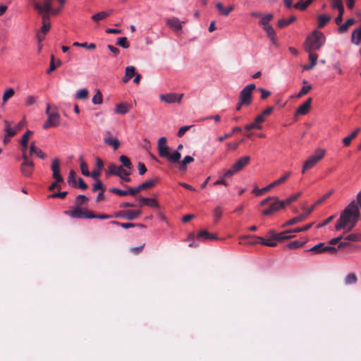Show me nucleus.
I'll use <instances>...</instances> for the list:
<instances>
[{
	"label": "nucleus",
	"mask_w": 361,
	"mask_h": 361,
	"mask_svg": "<svg viewBox=\"0 0 361 361\" xmlns=\"http://www.w3.org/2000/svg\"><path fill=\"white\" fill-rule=\"evenodd\" d=\"M119 160L125 167H126L128 169H131L132 163L128 157L125 155H121L119 157Z\"/></svg>",
	"instance_id": "3c124183"
},
{
	"label": "nucleus",
	"mask_w": 361,
	"mask_h": 361,
	"mask_svg": "<svg viewBox=\"0 0 361 361\" xmlns=\"http://www.w3.org/2000/svg\"><path fill=\"white\" fill-rule=\"evenodd\" d=\"M314 0H300L297 2L293 7L300 11H305L312 2Z\"/></svg>",
	"instance_id": "473e14b6"
},
{
	"label": "nucleus",
	"mask_w": 361,
	"mask_h": 361,
	"mask_svg": "<svg viewBox=\"0 0 361 361\" xmlns=\"http://www.w3.org/2000/svg\"><path fill=\"white\" fill-rule=\"evenodd\" d=\"M138 201L140 207L149 206L154 208L159 207L157 201L154 198L140 197Z\"/></svg>",
	"instance_id": "f3484780"
},
{
	"label": "nucleus",
	"mask_w": 361,
	"mask_h": 361,
	"mask_svg": "<svg viewBox=\"0 0 361 361\" xmlns=\"http://www.w3.org/2000/svg\"><path fill=\"white\" fill-rule=\"evenodd\" d=\"M326 150L322 148H317L314 153L310 156L304 162L302 167V173H305L306 171L312 169L319 161L325 156Z\"/></svg>",
	"instance_id": "39448f33"
},
{
	"label": "nucleus",
	"mask_w": 361,
	"mask_h": 361,
	"mask_svg": "<svg viewBox=\"0 0 361 361\" xmlns=\"http://www.w3.org/2000/svg\"><path fill=\"white\" fill-rule=\"evenodd\" d=\"M141 214L140 210H126L125 219L128 220H134L137 219Z\"/></svg>",
	"instance_id": "4c0bfd02"
},
{
	"label": "nucleus",
	"mask_w": 361,
	"mask_h": 361,
	"mask_svg": "<svg viewBox=\"0 0 361 361\" xmlns=\"http://www.w3.org/2000/svg\"><path fill=\"white\" fill-rule=\"evenodd\" d=\"M45 113L47 116V118L43 124V129L46 130L59 126L61 121V116L56 106H51L50 104H47Z\"/></svg>",
	"instance_id": "20e7f679"
},
{
	"label": "nucleus",
	"mask_w": 361,
	"mask_h": 361,
	"mask_svg": "<svg viewBox=\"0 0 361 361\" xmlns=\"http://www.w3.org/2000/svg\"><path fill=\"white\" fill-rule=\"evenodd\" d=\"M166 142L167 140L165 137H161L159 139L157 143L159 155L161 157L166 158L168 161L172 164L178 163L181 158L180 153L178 151H173L169 153V147Z\"/></svg>",
	"instance_id": "7ed1b4c3"
},
{
	"label": "nucleus",
	"mask_w": 361,
	"mask_h": 361,
	"mask_svg": "<svg viewBox=\"0 0 361 361\" xmlns=\"http://www.w3.org/2000/svg\"><path fill=\"white\" fill-rule=\"evenodd\" d=\"M355 20L354 18H349L348 20H347L345 21V23L344 24L341 25L338 28V32L340 33L345 32L348 30V27L353 25L355 23Z\"/></svg>",
	"instance_id": "ea45409f"
},
{
	"label": "nucleus",
	"mask_w": 361,
	"mask_h": 361,
	"mask_svg": "<svg viewBox=\"0 0 361 361\" xmlns=\"http://www.w3.org/2000/svg\"><path fill=\"white\" fill-rule=\"evenodd\" d=\"M284 207L282 200H279L276 197H274L269 207L262 210V214L264 216H269Z\"/></svg>",
	"instance_id": "9d476101"
},
{
	"label": "nucleus",
	"mask_w": 361,
	"mask_h": 361,
	"mask_svg": "<svg viewBox=\"0 0 361 361\" xmlns=\"http://www.w3.org/2000/svg\"><path fill=\"white\" fill-rule=\"evenodd\" d=\"M135 74V68L133 66H127L126 68L125 75L123 78V82L127 83Z\"/></svg>",
	"instance_id": "393cba45"
},
{
	"label": "nucleus",
	"mask_w": 361,
	"mask_h": 361,
	"mask_svg": "<svg viewBox=\"0 0 361 361\" xmlns=\"http://www.w3.org/2000/svg\"><path fill=\"white\" fill-rule=\"evenodd\" d=\"M183 94H178L176 93H169L166 94H161L159 98L161 101H164L169 104H172L175 102H180Z\"/></svg>",
	"instance_id": "ddd939ff"
},
{
	"label": "nucleus",
	"mask_w": 361,
	"mask_h": 361,
	"mask_svg": "<svg viewBox=\"0 0 361 361\" xmlns=\"http://www.w3.org/2000/svg\"><path fill=\"white\" fill-rule=\"evenodd\" d=\"M131 105L128 102H121L116 105L114 112L122 115L126 114L130 109Z\"/></svg>",
	"instance_id": "6ab92c4d"
},
{
	"label": "nucleus",
	"mask_w": 361,
	"mask_h": 361,
	"mask_svg": "<svg viewBox=\"0 0 361 361\" xmlns=\"http://www.w3.org/2000/svg\"><path fill=\"white\" fill-rule=\"evenodd\" d=\"M331 16L322 14L318 16V27L322 28L331 20Z\"/></svg>",
	"instance_id": "a19ab883"
},
{
	"label": "nucleus",
	"mask_w": 361,
	"mask_h": 361,
	"mask_svg": "<svg viewBox=\"0 0 361 361\" xmlns=\"http://www.w3.org/2000/svg\"><path fill=\"white\" fill-rule=\"evenodd\" d=\"M194 161V159L191 156H185L180 161L178 169L181 171H185L187 169V165Z\"/></svg>",
	"instance_id": "7c9ffc66"
},
{
	"label": "nucleus",
	"mask_w": 361,
	"mask_h": 361,
	"mask_svg": "<svg viewBox=\"0 0 361 361\" xmlns=\"http://www.w3.org/2000/svg\"><path fill=\"white\" fill-rule=\"evenodd\" d=\"M357 281V279L355 274H348L344 279V283L346 285H350L356 283Z\"/></svg>",
	"instance_id": "c03bdc74"
},
{
	"label": "nucleus",
	"mask_w": 361,
	"mask_h": 361,
	"mask_svg": "<svg viewBox=\"0 0 361 361\" xmlns=\"http://www.w3.org/2000/svg\"><path fill=\"white\" fill-rule=\"evenodd\" d=\"M34 8L42 16L43 14L49 15V13L53 15H56L60 9H53L51 0H44L42 4L39 3L34 4Z\"/></svg>",
	"instance_id": "1a4fd4ad"
},
{
	"label": "nucleus",
	"mask_w": 361,
	"mask_h": 361,
	"mask_svg": "<svg viewBox=\"0 0 361 361\" xmlns=\"http://www.w3.org/2000/svg\"><path fill=\"white\" fill-rule=\"evenodd\" d=\"M33 134V132L30 130H27V131L23 135L20 143L21 145V151H22V158L23 159H26L28 158L27 155V143L30 138V136Z\"/></svg>",
	"instance_id": "f8f14e48"
},
{
	"label": "nucleus",
	"mask_w": 361,
	"mask_h": 361,
	"mask_svg": "<svg viewBox=\"0 0 361 361\" xmlns=\"http://www.w3.org/2000/svg\"><path fill=\"white\" fill-rule=\"evenodd\" d=\"M5 135L3 139L4 143H7L11 140V138L15 135V132L11 131L8 128H4Z\"/></svg>",
	"instance_id": "6e6d98bb"
},
{
	"label": "nucleus",
	"mask_w": 361,
	"mask_h": 361,
	"mask_svg": "<svg viewBox=\"0 0 361 361\" xmlns=\"http://www.w3.org/2000/svg\"><path fill=\"white\" fill-rule=\"evenodd\" d=\"M312 98H308L302 104L298 106L295 111V115H306L311 106Z\"/></svg>",
	"instance_id": "2eb2a0df"
},
{
	"label": "nucleus",
	"mask_w": 361,
	"mask_h": 361,
	"mask_svg": "<svg viewBox=\"0 0 361 361\" xmlns=\"http://www.w3.org/2000/svg\"><path fill=\"white\" fill-rule=\"evenodd\" d=\"M104 142L111 146L114 150L117 149L120 145L119 140L114 137H108L104 138Z\"/></svg>",
	"instance_id": "72a5a7b5"
},
{
	"label": "nucleus",
	"mask_w": 361,
	"mask_h": 361,
	"mask_svg": "<svg viewBox=\"0 0 361 361\" xmlns=\"http://www.w3.org/2000/svg\"><path fill=\"white\" fill-rule=\"evenodd\" d=\"M49 19V15L43 14L42 16V26L40 28L39 32L46 35L50 30L51 24L48 22Z\"/></svg>",
	"instance_id": "bb28decb"
},
{
	"label": "nucleus",
	"mask_w": 361,
	"mask_h": 361,
	"mask_svg": "<svg viewBox=\"0 0 361 361\" xmlns=\"http://www.w3.org/2000/svg\"><path fill=\"white\" fill-rule=\"evenodd\" d=\"M293 233L292 229L287 230L281 233H278L276 235H275V238L276 242L283 240H287L291 238L293 235H291Z\"/></svg>",
	"instance_id": "c756f323"
},
{
	"label": "nucleus",
	"mask_w": 361,
	"mask_h": 361,
	"mask_svg": "<svg viewBox=\"0 0 361 361\" xmlns=\"http://www.w3.org/2000/svg\"><path fill=\"white\" fill-rule=\"evenodd\" d=\"M223 208L220 205H217L214 208L213 210V216L214 218V222L216 223L219 220V219L221 217L223 214Z\"/></svg>",
	"instance_id": "79ce46f5"
},
{
	"label": "nucleus",
	"mask_w": 361,
	"mask_h": 361,
	"mask_svg": "<svg viewBox=\"0 0 361 361\" xmlns=\"http://www.w3.org/2000/svg\"><path fill=\"white\" fill-rule=\"evenodd\" d=\"M302 245H303V243H302L299 240H294V241H292L290 243H288L287 245V247L289 249H296V248L302 247Z\"/></svg>",
	"instance_id": "0e129e2a"
},
{
	"label": "nucleus",
	"mask_w": 361,
	"mask_h": 361,
	"mask_svg": "<svg viewBox=\"0 0 361 361\" xmlns=\"http://www.w3.org/2000/svg\"><path fill=\"white\" fill-rule=\"evenodd\" d=\"M117 44L123 49H127L130 46L126 37H119L117 40Z\"/></svg>",
	"instance_id": "bf43d9fd"
},
{
	"label": "nucleus",
	"mask_w": 361,
	"mask_h": 361,
	"mask_svg": "<svg viewBox=\"0 0 361 361\" xmlns=\"http://www.w3.org/2000/svg\"><path fill=\"white\" fill-rule=\"evenodd\" d=\"M307 52L308 53V59L310 61V64H312L314 66H315L317 62L318 55L314 53L313 51Z\"/></svg>",
	"instance_id": "13d9d810"
},
{
	"label": "nucleus",
	"mask_w": 361,
	"mask_h": 361,
	"mask_svg": "<svg viewBox=\"0 0 361 361\" xmlns=\"http://www.w3.org/2000/svg\"><path fill=\"white\" fill-rule=\"evenodd\" d=\"M4 128L6 129L8 128L11 131L15 132V135L17 134L18 131L21 130V128L25 126V120L23 119L21 120L18 123H17L14 127L11 126V123L5 120L4 121Z\"/></svg>",
	"instance_id": "412c9836"
},
{
	"label": "nucleus",
	"mask_w": 361,
	"mask_h": 361,
	"mask_svg": "<svg viewBox=\"0 0 361 361\" xmlns=\"http://www.w3.org/2000/svg\"><path fill=\"white\" fill-rule=\"evenodd\" d=\"M30 154H36L41 159H44L46 157L45 154L35 146V142H32L30 146Z\"/></svg>",
	"instance_id": "a878e982"
},
{
	"label": "nucleus",
	"mask_w": 361,
	"mask_h": 361,
	"mask_svg": "<svg viewBox=\"0 0 361 361\" xmlns=\"http://www.w3.org/2000/svg\"><path fill=\"white\" fill-rule=\"evenodd\" d=\"M338 249H345L347 251H352L355 249V247L347 240L345 237H343L338 245Z\"/></svg>",
	"instance_id": "c85d7f7f"
},
{
	"label": "nucleus",
	"mask_w": 361,
	"mask_h": 361,
	"mask_svg": "<svg viewBox=\"0 0 361 361\" xmlns=\"http://www.w3.org/2000/svg\"><path fill=\"white\" fill-rule=\"evenodd\" d=\"M274 111L273 106H269L266 109H264L260 114L255 117L257 122H259L260 124L265 121L266 116H269L272 111Z\"/></svg>",
	"instance_id": "b1692460"
},
{
	"label": "nucleus",
	"mask_w": 361,
	"mask_h": 361,
	"mask_svg": "<svg viewBox=\"0 0 361 361\" xmlns=\"http://www.w3.org/2000/svg\"><path fill=\"white\" fill-rule=\"evenodd\" d=\"M216 7L219 11V13L225 16H228V14L233 10V6H230L229 7L225 8L223 6V4L220 2L217 3L216 4Z\"/></svg>",
	"instance_id": "e433bc0d"
},
{
	"label": "nucleus",
	"mask_w": 361,
	"mask_h": 361,
	"mask_svg": "<svg viewBox=\"0 0 361 361\" xmlns=\"http://www.w3.org/2000/svg\"><path fill=\"white\" fill-rule=\"evenodd\" d=\"M345 237V240H348L350 243L351 242H357L361 240V235L359 233H350Z\"/></svg>",
	"instance_id": "864d4df0"
},
{
	"label": "nucleus",
	"mask_w": 361,
	"mask_h": 361,
	"mask_svg": "<svg viewBox=\"0 0 361 361\" xmlns=\"http://www.w3.org/2000/svg\"><path fill=\"white\" fill-rule=\"evenodd\" d=\"M259 240L257 243L262 244L265 246L268 247H274L277 245L276 240L274 238L267 237V238H262V237H255Z\"/></svg>",
	"instance_id": "aec40b11"
},
{
	"label": "nucleus",
	"mask_w": 361,
	"mask_h": 361,
	"mask_svg": "<svg viewBox=\"0 0 361 361\" xmlns=\"http://www.w3.org/2000/svg\"><path fill=\"white\" fill-rule=\"evenodd\" d=\"M304 219H305V215H299L298 216H295V217L290 219L287 222H286L284 226L293 225V224H295L296 223H298V222L302 221Z\"/></svg>",
	"instance_id": "603ef678"
},
{
	"label": "nucleus",
	"mask_w": 361,
	"mask_h": 361,
	"mask_svg": "<svg viewBox=\"0 0 361 361\" xmlns=\"http://www.w3.org/2000/svg\"><path fill=\"white\" fill-rule=\"evenodd\" d=\"M88 199L84 195H79L75 200V204L77 206H81L86 204Z\"/></svg>",
	"instance_id": "e2e57ef3"
},
{
	"label": "nucleus",
	"mask_w": 361,
	"mask_h": 361,
	"mask_svg": "<svg viewBox=\"0 0 361 361\" xmlns=\"http://www.w3.org/2000/svg\"><path fill=\"white\" fill-rule=\"evenodd\" d=\"M68 183L73 187L76 186L75 173L74 171L71 170L68 177Z\"/></svg>",
	"instance_id": "4d7b16f0"
},
{
	"label": "nucleus",
	"mask_w": 361,
	"mask_h": 361,
	"mask_svg": "<svg viewBox=\"0 0 361 361\" xmlns=\"http://www.w3.org/2000/svg\"><path fill=\"white\" fill-rule=\"evenodd\" d=\"M312 88V85H305L303 86L301 90H300V92L298 93L297 94V97H301L304 95H305L306 94H307L310 90Z\"/></svg>",
	"instance_id": "680f3d73"
},
{
	"label": "nucleus",
	"mask_w": 361,
	"mask_h": 361,
	"mask_svg": "<svg viewBox=\"0 0 361 361\" xmlns=\"http://www.w3.org/2000/svg\"><path fill=\"white\" fill-rule=\"evenodd\" d=\"M290 174H291V172L288 171L284 174V176H283L280 178L277 179L276 180H275L272 183H269V185H268L267 186H266L263 188H261V189H258L257 188H254L252 190V192H254L257 196H260V195H263L264 193H265L266 192L270 190L272 188H274L276 185H279L281 184L282 183L285 182L289 178Z\"/></svg>",
	"instance_id": "423d86ee"
},
{
	"label": "nucleus",
	"mask_w": 361,
	"mask_h": 361,
	"mask_svg": "<svg viewBox=\"0 0 361 361\" xmlns=\"http://www.w3.org/2000/svg\"><path fill=\"white\" fill-rule=\"evenodd\" d=\"M350 41L355 45H359L361 43V25L353 31Z\"/></svg>",
	"instance_id": "5701e85b"
},
{
	"label": "nucleus",
	"mask_w": 361,
	"mask_h": 361,
	"mask_svg": "<svg viewBox=\"0 0 361 361\" xmlns=\"http://www.w3.org/2000/svg\"><path fill=\"white\" fill-rule=\"evenodd\" d=\"M312 225H313V224L310 223L304 226L297 227L294 229H292L293 233L305 231L308 230L309 228H310L312 226Z\"/></svg>",
	"instance_id": "69168bd1"
},
{
	"label": "nucleus",
	"mask_w": 361,
	"mask_h": 361,
	"mask_svg": "<svg viewBox=\"0 0 361 361\" xmlns=\"http://www.w3.org/2000/svg\"><path fill=\"white\" fill-rule=\"evenodd\" d=\"M241 130L240 127L236 126L233 128L231 133H226L222 136H220L218 137V140L219 142H223L225 139H227L233 135L234 133L240 132Z\"/></svg>",
	"instance_id": "09e8293b"
},
{
	"label": "nucleus",
	"mask_w": 361,
	"mask_h": 361,
	"mask_svg": "<svg viewBox=\"0 0 361 361\" xmlns=\"http://www.w3.org/2000/svg\"><path fill=\"white\" fill-rule=\"evenodd\" d=\"M295 20V16H291L289 19H280L278 21V25L280 27H284L288 25H290L291 23Z\"/></svg>",
	"instance_id": "a18cd8bd"
},
{
	"label": "nucleus",
	"mask_w": 361,
	"mask_h": 361,
	"mask_svg": "<svg viewBox=\"0 0 361 361\" xmlns=\"http://www.w3.org/2000/svg\"><path fill=\"white\" fill-rule=\"evenodd\" d=\"M51 169L53 172V178L57 180V182H62L63 178L60 173L59 159L55 158L52 160Z\"/></svg>",
	"instance_id": "4468645a"
},
{
	"label": "nucleus",
	"mask_w": 361,
	"mask_h": 361,
	"mask_svg": "<svg viewBox=\"0 0 361 361\" xmlns=\"http://www.w3.org/2000/svg\"><path fill=\"white\" fill-rule=\"evenodd\" d=\"M111 13H112L111 10H110L109 11H102V12H99V13H97L93 15L92 16V19L94 21L97 22V21L105 19L106 17L110 16L111 14Z\"/></svg>",
	"instance_id": "c9c22d12"
},
{
	"label": "nucleus",
	"mask_w": 361,
	"mask_h": 361,
	"mask_svg": "<svg viewBox=\"0 0 361 361\" xmlns=\"http://www.w3.org/2000/svg\"><path fill=\"white\" fill-rule=\"evenodd\" d=\"M37 97L34 95H28L26 98L25 104L30 106L36 103Z\"/></svg>",
	"instance_id": "774afa93"
},
{
	"label": "nucleus",
	"mask_w": 361,
	"mask_h": 361,
	"mask_svg": "<svg viewBox=\"0 0 361 361\" xmlns=\"http://www.w3.org/2000/svg\"><path fill=\"white\" fill-rule=\"evenodd\" d=\"M273 15L271 13H268L264 16H262L261 20L259 22V24L262 26V27L269 25V22L273 19Z\"/></svg>",
	"instance_id": "37998d69"
},
{
	"label": "nucleus",
	"mask_w": 361,
	"mask_h": 361,
	"mask_svg": "<svg viewBox=\"0 0 361 361\" xmlns=\"http://www.w3.org/2000/svg\"><path fill=\"white\" fill-rule=\"evenodd\" d=\"M360 216V211L355 202H351L345 209L341 213L340 217L335 226L336 231H340L343 228L351 231L355 226Z\"/></svg>",
	"instance_id": "f257e3e1"
},
{
	"label": "nucleus",
	"mask_w": 361,
	"mask_h": 361,
	"mask_svg": "<svg viewBox=\"0 0 361 361\" xmlns=\"http://www.w3.org/2000/svg\"><path fill=\"white\" fill-rule=\"evenodd\" d=\"M79 160H80V170H81V173L85 176H87V177L90 176V172L89 171V169H88L87 164L85 163V161L83 159V157L82 156H80Z\"/></svg>",
	"instance_id": "58836bf2"
},
{
	"label": "nucleus",
	"mask_w": 361,
	"mask_h": 361,
	"mask_svg": "<svg viewBox=\"0 0 361 361\" xmlns=\"http://www.w3.org/2000/svg\"><path fill=\"white\" fill-rule=\"evenodd\" d=\"M15 94L14 90L13 88H8L5 90L3 94L2 100L3 102H6L9 99H11Z\"/></svg>",
	"instance_id": "49530a36"
},
{
	"label": "nucleus",
	"mask_w": 361,
	"mask_h": 361,
	"mask_svg": "<svg viewBox=\"0 0 361 361\" xmlns=\"http://www.w3.org/2000/svg\"><path fill=\"white\" fill-rule=\"evenodd\" d=\"M88 96V90L85 88L79 90L75 95V97L78 99H85Z\"/></svg>",
	"instance_id": "5fc2aeb1"
},
{
	"label": "nucleus",
	"mask_w": 361,
	"mask_h": 361,
	"mask_svg": "<svg viewBox=\"0 0 361 361\" xmlns=\"http://www.w3.org/2000/svg\"><path fill=\"white\" fill-rule=\"evenodd\" d=\"M255 89V84H250L246 85L240 92L239 100L245 106H249L252 102V91Z\"/></svg>",
	"instance_id": "6e6552de"
},
{
	"label": "nucleus",
	"mask_w": 361,
	"mask_h": 361,
	"mask_svg": "<svg viewBox=\"0 0 361 361\" xmlns=\"http://www.w3.org/2000/svg\"><path fill=\"white\" fill-rule=\"evenodd\" d=\"M155 183L156 181L154 180L149 179L138 185L140 190L141 191L144 189L152 188L155 185Z\"/></svg>",
	"instance_id": "de8ad7c7"
},
{
	"label": "nucleus",
	"mask_w": 361,
	"mask_h": 361,
	"mask_svg": "<svg viewBox=\"0 0 361 361\" xmlns=\"http://www.w3.org/2000/svg\"><path fill=\"white\" fill-rule=\"evenodd\" d=\"M326 248H327V245H325V244L323 243H320L311 247L309 251L315 254H319L322 252H326Z\"/></svg>",
	"instance_id": "f704fd0d"
},
{
	"label": "nucleus",
	"mask_w": 361,
	"mask_h": 361,
	"mask_svg": "<svg viewBox=\"0 0 361 361\" xmlns=\"http://www.w3.org/2000/svg\"><path fill=\"white\" fill-rule=\"evenodd\" d=\"M123 169V168L121 166H118L115 164H110L108 166V170L106 172V176L114 175L118 176Z\"/></svg>",
	"instance_id": "4be33fe9"
},
{
	"label": "nucleus",
	"mask_w": 361,
	"mask_h": 361,
	"mask_svg": "<svg viewBox=\"0 0 361 361\" xmlns=\"http://www.w3.org/2000/svg\"><path fill=\"white\" fill-rule=\"evenodd\" d=\"M65 214L72 217L78 219H92L93 213L87 210H83L80 206H75L71 210L65 211Z\"/></svg>",
	"instance_id": "0eeeda50"
},
{
	"label": "nucleus",
	"mask_w": 361,
	"mask_h": 361,
	"mask_svg": "<svg viewBox=\"0 0 361 361\" xmlns=\"http://www.w3.org/2000/svg\"><path fill=\"white\" fill-rule=\"evenodd\" d=\"M324 35L318 30H314L305 42V51L319 50L325 43Z\"/></svg>",
	"instance_id": "f03ea898"
},
{
	"label": "nucleus",
	"mask_w": 361,
	"mask_h": 361,
	"mask_svg": "<svg viewBox=\"0 0 361 361\" xmlns=\"http://www.w3.org/2000/svg\"><path fill=\"white\" fill-rule=\"evenodd\" d=\"M197 238H203L204 240H216L217 239V235L214 233H210L207 231H202L197 234Z\"/></svg>",
	"instance_id": "2f4dec72"
},
{
	"label": "nucleus",
	"mask_w": 361,
	"mask_h": 361,
	"mask_svg": "<svg viewBox=\"0 0 361 361\" xmlns=\"http://www.w3.org/2000/svg\"><path fill=\"white\" fill-rule=\"evenodd\" d=\"M92 103L94 104H101L103 102L102 94L98 92L92 98Z\"/></svg>",
	"instance_id": "338daca9"
},
{
	"label": "nucleus",
	"mask_w": 361,
	"mask_h": 361,
	"mask_svg": "<svg viewBox=\"0 0 361 361\" xmlns=\"http://www.w3.org/2000/svg\"><path fill=\"white\" fill-rule=\"evenodd\" d=\"M266 32L267 37L270 39L272 44H275L276 42L275 30L273 27L269 25L263 27Z\"/></svg>",
	"instance_id": "cd10ccee"
},
{
	"label": "nucleus",
	"mask_w": 361,
	"mask_h": 361,
	"mask_svg": "<svg viewBox=\"0 0 361 361\" xmlns=\"http://www.w3.org/2000/svg\"><path fill=\"white\" fill-rule=\"evenodd\" d=\"M166 25L169 26L171 28L173 29L176 31H179L182 30V23L183 22H181L178 18L173 17L171 18L166 19Z\"/></svg>",
	"instance_id": "dca6fc26"
},
{
	"label": "nucleus",
	"mask_w": 361,
	"mask_h": 361,
	"mask_svg": "<svg viewBox=\"0 0 361 361\" xmlns=\"http://www.w3.org/2000/svg\"><path fill=\"white\" fill-rule=\"evenodd\" d=\"M34 163L29 160V158L23 159L20 164V170L23 176L25 177H30L34 170Z\"/></svg>",
	"instance_id": "9b49d317"
},
{
	"label": "nucleus",
	"mask_w": 361,
	"mask_h": 361,
	"mask_svg": "<svg viewBox=\"0 0 361 361\" xmlns=\"http://www.w3.org/2000/svg\"><path fill=\"white\" fill-rule=\"evenodd\" d=\"M250 158L248 156L240 157L232 166L238 172L242 170L250 162Z\"/></svg>",
	"instance_id": "a211bd4d"
},
{
	"label": "nucleus",
	"mask_w": 361,
	"mask_h": 361,
	"mask_svg": "<svg viewBox=\"0 0 361 361\" xmlns=\"http://www.w3.org/2000/svg\"><path fill=\"white\" fill-rule=\"evenodd\" d=\"M245 128L247 130H250L252 129L260 130L262 128V126L259 122H257V120L255 118L254 122L249 123V124H246L245 126Z\"/></svg>",
	"instance_id": "8fccbe9b"
},
{
	"label": "nucleus",
	"mask_w": 361,
	"mask_h": 361,
	"mask_svg": "<svg viewBox=\"0 0 361 361\" xmlns=\"http://www.w3.org/2000/svg\"><path fill=\"white\" fill-rule=\"evenodd\" d=\"M130 173L125 169H123L118 177L123 181L130 182L131 179L129 177Z\"/></svg>",
	"instance_id": "052dcab7"
}]
</instances>
